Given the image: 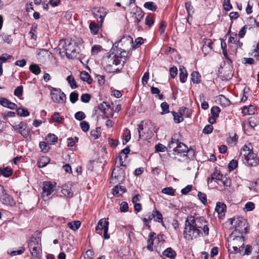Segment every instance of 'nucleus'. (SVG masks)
Returning a JSON list of instances; mask_svg holds the SVG:
<instances>
[{
  "label": "nucleus",
  "instance_id": "obj_10",
  "mask_svg": "<svg viewBox=\"0 0 259 259\" xmlns=\"http://www.w3.org/2000/svg\"><path fill=\"white\" fill-rule=\"evenodd\" d=\"M36 57L39 62L44 63L48 58H53L54 56L48 50L44 49H37L36 51Z\"/></svg>",
  "mask_w": 259,
  "mask_h": 259
},
{
  "label": "nucleus",
  "instance_id": "obj_42",
  "mask_svg": "<svg viewBox=\"0 0 259 259\" xmlns=\"http://www.w3.org/2000/svg\"><path fill=\"white\" fill-rule=\"evenodd\" d=\"M67 80L70 84L72 89H75L77 87V85L76 83V81L74 77L72 75H69L67 77Z\"/></svg>",
  "mask_w": 259,
  "mask_h": 259
},
{
  "label": "nucleus",
  "instance_id": "obj_43",
  "mask_svg": "<svg viewBox=\"0 0 259 259\" xmlns=\"http://www.w3.org/2000/svg\"><path fill=\"white\" fill-rule=\"evenodd\" d=\"M171 113L174 116V119L176 123H180L183 120L182 114H179L178 113L175 111H172Z\"/></svg>",
  "mask_w": 259,
  "mask_h": 259
},
{
  "label": "nucleus",
  "instance_id": "obj_49",
  "mask_svg": "<svg viewBox=\"0 0 259 259\" xmlns=\"http://www.w3.org/2000/svg\"><path fill=\"white\" fill-rule=\"evenodd\" d=\"M238 166V162L235 160H232L228 164V169L229 171H232Z\"/></svg>",
  "mask_w": 259,
  "mask_h": 259
},
{
  "label": "nucleus",
  "instance_id": "obj_46",
  "mask_svg": "<svg viewBox=\"0 0 259 259\" xmlns=\"http://www.w3.org/2000/svg\"><path fill=\"white\" fill-rule=\"evenodd\" d=\"M161 108L162 109V112H161V114H164L167 113L169 112V105L167 103L164 102L161 104Z\"/></svg>",
  "mask_w": 259,
  "mask_h": 259
},
{
  "label": "nucleus",
  "instance_id": "obj_37",
  "mask_svg": "<svg viewBox=\"0 0 259 259\" xmlns=\"http://www.w3.org/2000/svg\"><path fill=\"white\" fill-rule=\"evenodd\" d=\"M27 124L24 122H21L19 124H15L13 125L14 130L18 131L19 133L20 131L25 128L27 126Z\"/></svg>",
  "mask_w": 259,
  "mask_h": 259
},
{
  "label": "nucleus",
  "instance_id": "obj_27",
  "mask_svg": "<svg viewBox=\"0 0 259 259\" xmlns=\"http://www.w3.org/2000/svg\"><path fill=\"white\" fill-rule=\"evenodd\" d=\"M180 70L181 71L179 75L180 81L182 83H184L187 80L188 74L184 67H182V68L180 67Z\"/></svg>",
  "mask_w": 259,
  "mask_h": 259
},
{
  "label": "nucleus",
  "instance_id": "obj_12",
  "mask_svg": "<svg viewBox=\"0 0 259 259\" xmlns=\"http://www.w3.org/2000/svg\"><path fill=\"white\" fill-rule=\"evenodd\" d=\"M55 185L51 182L45 181L43 183L42 196L49 197L54 192Z\"/></svg>",
  "mask_w": 259,
  "mask_h": 259
},
{
  "label": "nucleus",
  "instance_id": "obj_63",
  "mask_svg": "<svg viewBox=\"0 0 259 259\" xmlns=\"http://www.w3.org/2000/svg\"><path fill=\"white\" fill-rule=\"evenodd\" d=\"M224 8L225 10L229 11L232 9V6L230 3V0H224Z\"/></svg>",
  "mask_w": 259,
  "mask_h": 259
},
{
  "label": "nucleus",
  "instance_id": "obj_44",
  "mask_svg": "<svg viewBox=\"0 0 259 259\" xmlns=\"http://www.w3.org/2000/svg\"><path fill=\"white\" fill-rule=\"evenodd\" d=\"M39 147L44 153L48 152L50 150V147L45 142H40L39 143Z\"/></svg>",
  "mask_w": 259,
  "mask_h": 259
},
{
  "label": "nucleus",
  "instance_id": "obj_9",
  "mask_svg": "<svg viewBox=\"0 0 259 259\" xmlns=\"http://www.w3.org/2000/svg\"><path fill=\"white\" fill-rule=\"evenodd\" d=\"M243 162L249 166H256L259 164V157L257 154L253 151L251 152L250 155Z\"/></svg>",
  "mask_w": 259,
  "mask_h": 259
},
{
  "label": "nucleus",
  "instance_id": "obj_57",
  "mask_svg": "<svg viewBox=\"0 0 259 259\" xmlns=\"http://www.w3.org/2000/svg\"><path fill=\"white\" fill-rule=\"evenodd\" d=\"M252 250V247L250 245H247L244 249V251L243 253H242V255L243 256L245 255H249L251 254Z\"/></svg>",
  "mask_w": 259,
  "mask_h": 259
},
{
  "label": "nucleus",
  "instance_id": "obj_48",
  "mask_svg": "<svg viewBox=\"0 0 259 259\" xmlns=\"http://www.w3.org/2000/svg\"><path fill=\"white\" fill-rule=\"evenodd\" d=\"M75 118L79 121H81L85 118V115L82 111H78L74 115Z\"/></svg>",
  "mask_w": 259,
  "mask_h": 259
},
{
  "label": "nucleus",
  "instance_id": "obj_16",
  "mask_svg": "<svg viewBox=\"0 0 259 259\" xmlns=\"http://www.w3.org/2000/svg\"><path fill=\"white\" fill-rule=\"evenodd\" d=\"M226 209V206L224 203L217 202L215 210L218 213L219 218H221L225 216Z\"/></svg>",
  "mask_w": 259,
  "mask_h": 259
},
{
  "label": "nucleus",
  "instance_id": "obj_58",
  "mask_svg": "<svg viewBox=\"0 0 259 259\" xmlns=\"http://www.w3.org/2000/svg\"><path fill=\"white\" fill-rule=\"evenodd\" d=\"M66 97L65 94L61 91L60 93H59V98H58V101L57 103H65L66 102Z\"/></svg>",
  "mask_w": 259,
  "mask_h": 259
},
{
  "label": "nucleus",
  "instance_id": "obj_41",
  "mask_svg": "<svg viewBox=\"0 0 259 259\" xmlns=\"http://www.w3.org/2000/svg\"><path fill=\"white\" fill-rule=\"evenodd\" d=\"M29 69L31 72L35 75H37L40 72V69L39 67L36 64L30 65L29 66Z\"/></svg>",
  "mask_w": 259,
  "mask_h": 259
},
{
  "label": "nucleus",
  "instance_id": "obj_30",
  "mask_svg": "<svg viewBox=\"0 0 259 259\" xmlns=\"http://www.w3.org/2000/svg\"><path fill=\"white\" fill-rule=\"evenodd\" d=\"M180 142L179 140L176 138V136H174L171 137L170 141L169 142L168 147L169 149L176 148L178 145H179Z\"/></svg>",
  "mask_w": 259,
  "mask_h": 259
},
{
  "label": "nucleus",
  "instance_id": "obj_25",
  "mask_svg": "<svg viewBox=\"0 0 259 259\" xmlns=\"http://www.w3.org/2000/svg\"><path fill=\"white\" fill-rule=\"evenodd\" d=\"M185 8L187 10L188 14L187 21H188L189 18L190 17H192V14L194 12V10L193 6L191 5V2H187L185 3Z\"/></svg>",
  "mask_w": 259,
  "mask_h": 259
},
{
  "label": "nucleus",
  "instance_id": "obj_31",
  "mask_svg": "<svg viewBox=\"0 0 259 259\" xmlns=\"http://www.w3.org/2000/svg\"><path fill=\"white\" fill-rule=\"evenodd\" d=\"M223 178V175H221L220 172L218 171H214L213 172L211 175V179L208 178L207 180L208 184H209L212 182V180H217L220 181L222 180V178Z\"/></svg>",
  "mask_w": 259,
  "mask_h": 259
},
{
  "label": "nucleus",
  "instance_id": "obj_1",
  "mask_svg": "<svg viewBox=\"0 0 259 259\" xmlns=\"http://www.w3.org/2000/svg\"><path fill=\"white\" fill-rule=\"evenodd\" d=\"M209 234L208 223L203 217L188 216L185 221L184 231V237L187 240L197 238L200 235Z\"/></svg>",
  "mask_w": 259,
  "mask_h": 259
},
{
  "label": "nucleus",
  "instance_id": "obj_3",
  "mask_svg": "<svg viewBox=\"0 0 259 259\" xmlns=\"http://www.w3.org/2000/svg\"><path fill=\"white\" fill-rule=\"evenodd\" d=\"M106 63L105 69L108 72H117L123 67L124 62L121 63V60L116 55L110 54L104 59Z\"/></svg>",
  "mask_w": 259,
  "mask_h": 259
},
{
  "label": "nucleus",
  "instance_id": "obj_28",
  "mask_svg": "<svg viewBox=\"0 0 259 259\" xmlns=\"http://www.w3.org/2000/svg\"><path fill=\"white\" fill-rule=\"evenodd\" d=\"M61 90L56 88H53L51 92L52 99L54 102L57 103L59 98V93L61 92Z\"/></svg>",
  "mask_w": 259,
  "mask_h": 259
},
{
  "label": "nucleus",
  "instance_id": "obj_56",
  "mask_svg": "<svg viewBox=\"0 0 259 259\" xmlns=\"http://www.w3.org/2000/svg\"><path fill=\"white\" fill-rule=\"evenodd\" d=\"M220 101L225 106H228L231 104L230 100L226 98L225 96L221 95L220 96Z\"/></svg>",
  "mask_w": 259,
  "mask_h": 259
},
{
  "label": "nucleus",
  "instance_id": "obj_36",
  "mask_svg": "<svg viewBox=\"0 0 259 259\" xmlns=\"http://www.w3.org/2000/svg\"><path fill=\"white\" fill-rule=\"evenodd\" d=\"M153 214H154V221H156V222H162V220H163V218H162V214L161 213V212L156 210V209L155 210H154L153 211Z\"/></svg>",
  "mask_w": 259,
  "mask_h": 259
},
{
  "label": "nucleus",
  "instance_id": "obj_51",
  "mask_svg": "<svg viewBox=\"0 0 259 259\" xmlns=\"http://www.w3.org/2000/svg\"><path fill=\"white\" fill-rule=\"evenodd\" d=\"M154 19L151 15H147L145 18V24L148 26H151L154 23Z\"/></svg>",
  "mask_w": 259,
  "mask_h": 259
},
{
  "label": "nucleus",
  "instance_id": "obj_52",
  "mask_svg": "<svg viewBox=\"0 0 259 259\" xmlns=\"http://www.w3.org/2000/svg\"><path fill=\"white\" fill-rule=\"evenodd\" d=\"M14 94L18 97H21L23 94V87L22 85L17 87L15 89Z\"/></svg>",
  "mask_w": 259,
  "mask_h": 259
},
{
  "label": "nucleus",
  "instance_id": "obj_29",
  "mask_svg": "<svg viewBox=\"0 0 259 259\" xmlns=\"http://www.w3.org/2000/svg\"><path fill=\"white\" fill-rule=\"evenodd\" d=\"M68 227L73 231L77 230L81 225V223L79 221H75L68 223Z\"/></svg>",
  "mask_w": 259,
  "mask_h": 259
},
{
  "label": "nucleus",
  "instance_id": "obj_11",
  "mask_svg": "<svg viewBox=\"0 0 259 259\" xmlns=\"http://www.w3.org/2000/svg\"><path fill=\"white\" fill-rule=\"evenodd\" d=\"M0 201L4 204L13 206L16 204L15 201L5 190L0 195Z\"/></svg>",
  "mask_w": 259,
  "mask_h": 259
},
{
  "label": "nucleus",
  "instance_id": "obj_54",
  "mask_svg": "<svg viewBox=\"0 0 259 259\" xmlns=\"http://www.w3.org/2000/svg\"><path fill=\"white\" fill-rule=\"evenodd\" d=\"M78 98V94L75 92H72L69 97V99L72 103H75L77 100Z\"/></svg>",
  "mask_w": 259,
  "mask_h": 259
},
{
  "label": "nucleus",
  "instance_id": "obj_50",
  "mask_svg": "<svg viewBox=\"0 0 259 259\" xmlns=\"http://www.w3.org/2000/svg\"><path fill=\"white\" fill-rule=\"evenodd\" d=\"M211 114L215 117H218L221 112V109L218 106H213L211 109Z\"/></svg>",
  "mask_w": 259,
  "mask_h": 259
},
{
  "label": "nucleus",
  "instance_id": "obj_13",
  "mask_svg": "<svg viewBox=\"0 0 259 259\" xmlns=\"http://www.w3.org/2000/svg\"><path fill=\"white\" fill-rule=\"evenodd\" d=\"M173 151L176 154L180 156L186 155V154L190 152V150L188 148L187 146L182 142H180L179 145L174 148Z\"/></svg>",
  "mask_w": 259,
  "mask_h": 259
},
{
  "label": "nucleus",
  "instance_id": "obj_55",
  "mask_svg": "<svg viewBox=\"0 0 259 259\" xmlns=\"http://www.w3.org/2000/svg\"><path fill=\"white\" fill-rule=\"evenodd\" d=\"M91 96L89 94H83L81 96L80 100L83 103H88L90 101Z\"/></svg>",
  "mask_w": 259,
  "mask_h": 259
},
{
  "label": "nucleus",
  "instance_id": "obj_14",
  "mask_svg": "<svg viewBox=\"0 0 259 259\" xmlns=\"http://www.w3.org/2000/svg\"><path fill=\"white\" fill-rule=\"evenodd\" d=\"M253 151V148L250 143L248 145H244L241 149L240 158L243 161L250 155L251 152Z\"/></svg>",
  "mask_w": 259,
  "mask_h": 259
},
{
  "label": "nucleus",
  "instance_id": "obj_40",
  "mask_svg": "<svg viewBox=\"0 0 259 259\" xmlns=\"http://www.w3.org/2000/svg\"><path fill=\"white\" fill-rule=\"evenodd\" d=\"M0 173L5 177H9L12 174V171L10 168L6 167L2 169H0Z\"/></svg>",
  "mask_w": 259,
  "mask_h": 259
},
{
  "label": "nucleus",
  "instance_id": "obj_22",
  "mask_svg": "<svg viewBox=\"0 0 259 259\" xmlns=\"http://www.w3.org/2000/svg\"><path fill=\"white\" fill-rule=\"evenodd\" d=\"M191 79L193 83H199L201 81V76L198 71H193L191 74Z\"/></svg>",
  "mask_w": 259,
  "mask_h": 259
},
{
  "label": "nucleus",
  "instance_id": "obj_32",
  "mask_svg": "<svg viewBox=\"0 0 259 259\" xmlns=\"http://www.w3.org/2000/svg\"><path fill=\"white\" fill-rule=\"evenodd\" d=\"M46 140L48 143L53 144L58 141V137L53 134H49L46 137Z\"/></svg>",
  "mask_w": 259,
  "mask_h": 259
},
{
  "label": "nucleus",
  "instance_id": "obj_19",
  "mask_svg": "<svg viewBox=\"0 0 259 259\" xmlns=\"http://www.w3.org/2000/svg\"><path fill=\"white\" fill-rule=\"evenodd\" d=\"M125 192V189L122 186H115L112 189L113 194L117 197L120 196Z\"/></svg>",
  "mask_w": 259,
  "mask_h": 259
},
{
  "label": "nucleus",
  "instance_id": "obj_4",
  "mask_svg": "<svg viewBox=\"0 0 259 259\" xmlns=\"http://www.w3.org/2000/svg\"><path fill=\"white\" fill-rule=\"evenodd\" d=\"M64 42L63 48L65 51L66 57L69 59H74L78 54V46L76 42L73 40L65 39L61 40Z\"/></svg>",
  "mask_w": 259,
  "mask_h": 259
},
{
  "label": "nucleus",
  "instance_id": "obj_34",
  "mask_svg": "<svg viewBox=\"0 0 259 259\" xmlns=\"http://www.w3.org/2000/svg\"><path fill=\"white\" fill-rule=\"evenodd\" d=\"M249 124L252 127H254L259 124V117L252 116L249 119Z\"/></svg>",
  "mask_w": 259,
  "mask_h": 259
},
{
  "label": "nucleus",
  "instance_id": "obj_6",
  "mask_svg": "<svg viewBox=\"0 0 259 259\" xmlns=\"http://www.w3.org/2000/svg\"><path fill=\"white\" fill-rule=\"evenodd\" d=\"M231 225L235 227V230H239V233L246 234L248 232V229L245 226V221L239 218H231L229 219Z\"/></svg>",
  "mask_w": 259,
  "mask_h": 259
},
{
  "label": "nucleus",
  "instance_id": "obj_60",
  "mask_svg": "<svg viewBox=\"0 0 259 259\" xmlns=\"http://www.w3.org/2000/svg\"><path fill=\"white\" fill-rule=\"evenodd\" d=\"M155 151L157 152H165L167 148L161 144H158L155 146Z\"/></svg>",
  "mask_w": 259,
  "mask_h": 259
},
{
  "label": "nucleus",
  "instance_id": "obj_59",
  "mask_svg": "<svg viewBox=\"0 0 259 259\" xmlns=\"http://www.w3.org/2000/svg\"><path fill=\"white\" fill-rule=\"evenodd\" d=\"M198 196L203 204H205L207 203L206 195L205 193L199 192Z\"/></svg>",
  "mask_w": 259,
  "mask_h": 259
},
{
  "label": "nucleus",
  "instance_id": "obj_45",
  "mask_svg": "<svg viewBox=\"0 0 259 259\" xmlns=\"http://www.w3.org/2000/svg\"><path fill=\"white\" fill-rule=\"evenodd\" d=\"M19 133L26 139L30 138V129L27 127V126L22 131H20Z\"/></svg>",
  "mask_w": 259,
  "mask_h": 259
},
{
  "label": "nucleus",
  "instance_id": "obj_7",
  "mask_svg": "<svg viewBox=\"0 0 259 259\" xmlns=\"http://www.w3.org/2000/svg\"><path fill=\"white\" fill-rule=\"evenodd\" d=\"M92 12L98 22L102 25L108 10L103 7H94L92 9Z\"/></svg>",
  "mask_w": 259,
  "mask_h": 259
},
{
  "label": "nucleus",
  "instance_id": "obj_26",
  "mask_svg": "<svg viewBox=\"0 0 259 259\" xmlns=\"http://www.w3.org/2000/svg\"><path fill=\"white\" fill-rule=\"evenodd\" d=\"M51 119L53 120V122H56L57 123H62V121L64 120V118L60 115V113L58 112H55L52 115Z\"/></svg>",
  "mask_w": 259,
  "mask_h": 259
},
{
  "label": "nucleus",
  "instance_id": "obj_21",
  "mask_svg": "<svg viewBox=\"0 0 259 259\" xmlns=\"http://www.w3.org/2000/svg\"><path fill=\"white\" fill-rule=\"evenodd\" d=\"M61 192L64 195L68 197H71L73 196V192L71 188L67 185H64L62 187Z\"/></svg>",
  "mask_w": 259,
  "mask_h": 259
},
{
  "label": "nucleus",
  "instance_id": "obj_33",
  "mask_svg": "<svg viewBox=\"0 0 259 259\" xmlns=\"http://www.w3.org/2000/svg\"><path fill=\"white\" fill-rule=\"evenodd\" d=\"M18 115L21 117H27L29 115V112L27 109L23 108H19L16 110Z\"/></svg>",
  "mask_w": 259,
  "mask_h": 259
},
{
  "label": "nucleus",
  "instance_id": "obj_39",
  "mask_svg": "<svg viewBox=\"0 0 259 259\" xmlns=\"http://www.w3.org/2000/svg\"><path fill=\"white\" fill-rule=\"evenodd\" d=\"M175 190L172 187H166L162 189V193L168 195H175Z\"/></svg>",
  "mask_w": 259,
  "mask_h": 259
},
{
  "label": "nucleus",
  "instance_id": "obj_62",
  "mask_svg": "<svg viewBox=\"0 0 259 259\" xmlns=\"http://www.w3.org/2000/svg\"><path fill=\"white\" fill-rule=\"evenodd\" d=\"M98 108L103 113V114L107 117L109 118V116L108 115H107L106 114V108H105V102H103V103L100 104L98 106Z\"/></svg>",
  "mask_w": 259,
  "mask_h": 259
},
{
  "label": "nucleus",
  "instance_id": "obj_15",
  "mask_svg": "<svg viewBox=\"0 0 259 259\" xmlns=\"http://www.w3.org/2000/svg\"><path fill=\"white\" fill-rule=\"evenodd\" d=\"M109 222L104 219H101L98 223V225L96 227V232L100 235H102V231L105 229V228L108 227Z\"/></svg>",
  "mask_w": 259,
  "mask_h": 259
},
{
  "label": "nucleus",
  "instance_id": "obj_47",
  "mask_svg": "<svg viewBox=\"0 0 259 259\" xmlns=\"http://www.w3.org/2000/svg\"><path fill=\"white\" fill-rule=\"evenodd\" d=\"M130 139H131L130 131L129 130L126 129V133H125V135L123 136L122 144L123 145H125L130 141Z\"/></svg>",
  "mask_w": 259,
  "mask_h": 259
},
{
  "label": "nucleus",
  "instance_id": "obj_8",
  "mask_svg": "<svg viewBox=\"0 0 259 259\" xmlns=\"http://www.w3.org/2000/svg\"><path fill=\"white\" fill-rule=\"evenodd\" d=\"M131 14L132 15V17L134 19V23L136 24L137 27L140 28V23L145 14L144 12L140 8L136 6V8L133 10Z\"/></svg>",
  "mask_w": 259,
  "mask_h": 259
},
{
  "label": "nucleus",
  "instance_id": "obj_18",
  "mask_svg": "<svg viewBox=\"0 0 259 259\" xmlns=\"http://www.w3.org/2000/svg\"><path fill=\"white\" fill-rule=\"evenodd\" d=\"M162 255L163 257H166L169 259H174L176 256V252L171 247H168L163 252Z\"/></svg>",
  "mask_w": 259,
  "mask_h": 259
},
{
  "label": "nucleus",
  "instance_id": "obj_53",
  "mask_svg": "<svg viewBox=\"0 0 259 259\" xmlns=\"http://www.w3.org/2000/svg\"><path fill=\"white\" fill-rule=\"evenodd\" d=\"M80 125L82 131L87 132L89 131L90 125L88 122L83 121L80 123Z\"/></svg>",
  "mask_w": 259,
  "mask_h": 259
},
{
  "label": "nucleus",
  "instance_id": "obj_23",
  "mask_svg": "<svg viewBox=\"0 0 259 259\" xmlns=\"http://www.w3.org/2000/svg\"><path fill=\"white\" fill-rule=\"evenodd\" d=\"M50 159L47 156H42L39 158L37 162V164L39 167H44L46 166L48 163H49Z\"/></svg>",
  "mask_w": 259,
  "mask_h": 259
},
{
  "label": "nucleus",
  "instance_id": "obj_20",
  "mask_svg": "<svg viewBox=\"0 0 259 259\" xmlns=\"http://www.w3.org/2000/svg\"><path fill=\"white\" fill-rule=\"evenodd\" d=\"M80 77L82 81H87L89 84H91L92 82V79L91 76L85 71H82L80 73Z\"/></svg>",
  "mask_w": 259,
  "mask_h": 259
},
{
  "label": "nucleus",
  "instance_id": "obj_61",
  "mask_svg": "<svg viewBox=\"0 0 259 259\" xmlns=\"http://www.w3.org/2000/svg\"><path fill=\"white\" fill-rule=\"evenodd\" d=\"M128 204L125 201L122 202L120 204V210L121 212H125L128 210Z\"/></svg>",
  "mask_w": 259,
  "mask_h": 259
},
{
  "label": "nucleus",
  "instance_id": "obj_24",
  "mask_svg": "<svg viewBox=\"0 0 259 259\" xmlns=\"http://www.w3.org/2000/svg\"><path fill=\"white\" fill-rule=\"evenodd\" d=\"M242 113L245 115L254 114V109L253 106L251 105L249 106H244L242 110Z\"/></svg>",
  "mask_w": 259,
  "mask_h": 259
},
{
  "label": "nucleus",
  "instance_id": "obj_17",
  "mask_svg": "<svg viewBox=\"0 0 259 259\" xmlns=\"http://www.w3.org/2000/svg\"><path fill=\"white\" fill-rule=\"evenodd\" d=\"M0 104L3 107L8 108L12 110L17 108V105L16 104L11 102L6 98H2L0 99Z\"/></svg>",
  "mask_w": 259,
  "mask_h": 259
},
{
  "label": "nucleus",
  "instance_id": "obj_35",
  "mask_svg": "<svg viewBox=\"0 0 259 259\" xmlns=\"http://www.w3.org/2000/svg\"><path fill=\"white\" fill-rule=\"evenodd\" d=\"M144 7L152 11H155L157 9V6L154 4V3L152 2H148L144 4Z\"/></svg>",
  "mask_w": 259,
  "mask_h": 259
},
{
  "label": "nucleus",
  "instance_id": "obj_2",
  "mask_svg": "<svg viewBox=\"0 0 259 259\" xmlns=\"http://www.w3.org/2000/svg\"><path fill=\"white\" fill-rule=\"evenodd\" d=\"M238 230H234L228 239V248L230 253L241 254L244 248V234L239 233Z\"/></svg>",
  "mask_w": 259,
  "mask_h": 259
},
{
  "label": "nucleus",
  "instance_id": "obj_64",
  "mask_svg": "<svg viewBox=\"0 0 259 259\" xmlns=\"http://www.w3.org/2000/svg\"><path fill=\"white\" fill-rule=\"evenodd\" d=\"M102 49V47L100 45H94L92 48V53L93 55H96L99 53Z\"/></svg>",
  "mask_w": 259,
  "mask_h": 259
},
{
  "label": "nucleus",
  "instance_id": "obj_5",
  "mask_svg": "<svg viewBox=\"0 0 259 259\" xmlns=\"http://www.w3.org/2000/svg\"><path fill=\"white\" fill-rule=\"evenodd\" d=\"M28 246L31 253L33 257L39 258L41 256V246L40 237L33 236L28 244Z\"/></svg>",
  "mask_w": 259,
  "mask_h": 259
},
{
  "label": "nucleus",
  "instance_id": "obj_38",
  "mask_svg": "<svg viewBox=\"0 0 259 259\" xmlns=\"http://www.w3.org/2000/svg\"><path fill=\"white\" fill-rule=\"evenodd\" d=\"M91 32L93 34H96L98 31L99 26L98 24H96L95 22H92L89 26Z\"/></svg>",
  "mask_w": 259,
  "mask_h": 259
}]
</instances>
